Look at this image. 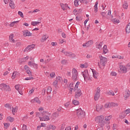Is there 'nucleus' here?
<instances>
[{"label":"nucleus","instance_id":"f257e3e1","mask_svg":"<svg viewBox=\"0 0 130 130\" xmlns=\"http://www.w3.org/2000/svg\"><path fill=\"white\" fill-rule=\"evenodd\" d=\"M112 118V116H107L104 117L103 115L97 116L95 118L94 120L96 122H98V130H103L104 126H107L110 123V120Z\"/></svg>","mask_w":130,"mask_h":130},{"label":"nucleus","instance_id":"f03ea898","mask_svg":"<svg viewBox=\"0 0 130 130\" xmlns=\"http://www.w3.org/2000/svg\"><path fill=\"white\" fill-rule=\"evenodd\" d=\"M29 58L30 61H29L27 62L28 66H29V67H30V68H34V69H36V70H38V64L35 63L34 58H33V57H29V56H26V57L23 58H19L18 59V62H20V63H22V62H25L27 61V60H28Z\"/></svg>","mask_w":130,"mask_h":130},{"label":"nucleus","instance_id":"7ed1b4c3","mask_svg":"<svg viewBox=\"0 0 130 130\" xmlns=\"http://www.w3.org/2000/svg\"><path fill=\"white\" fill-rule=\"evenodd\" d=\"M51 114L48 111H45L42 113V116L40 117L41 121H49L51 118H50Z\"/></svg>","mask_w":130,"mask_h":130},{"label":"nucleus","instance_id":"20e7f679","mask_svg":"<svg viewBox=\"0 0 130 130\" xmlns=\"http://www.w3.org/2000/svg\"><path fill=\"white\" fill-rule=\"evenodd\" d=\"M100 62H99L98 66L100 69H104L105 64L107 62V58L106 57L102 56V55L100 56Z\"/></svg>","mask_w":130,"mask_h":130},{"label":"nucleus","instance_id":"39448f33","mask_svg":"<svg viewBox=\"0 0 130 130\" xmlns=\"http://www.w3.org/2000/svg\"><path fill=\"white\" fill-rule=\"evenodd\" d=\"M82 75L84 77L85 81H89L92 78V75H91V74L88 73V71L87 70H85L82 72Z\"/></svg>","mask_w":130,"mask_h":130},{"label":"nucleus","instance_id":"423d86ee","mask_svg":"<svg viewBox=\"0 0 130 130\" xmlns=\"http://www.w3.org/2000/svg\"><path fill=\"white\" fill-rule=\"evenodd\" d=\"M0 89L1 90H2V91H6L7 92H10L11 91V87H10V86L5 83L0 84Z\"/></svg>","mask_w":130,"mask_h":130},{"label":"nucleus","instance_id":"0eeeda50","mask_svg":"<svg viewBox=\"0 0 130 130\" xmlns=\"http://www.w3.org/2000/svg\"><path fill=\"white\" fill-rule=\"evenodd\" d=\"M119 72L121 74H126L127 73L128 70L126 68V66L125 65H120L119 67Z\"/></svg>","mask_w":130,"mask_h":130},{"label":"nucleus","instance_id":"6e6552de","mask_svg":"<svg viewBox=\"0 0 130 130\" xmlns=\"http://www.w3.org/2000/svg\"><path fill=\"white\" fill-rule=\"evenodd\" d=\"M72 80L73 81H77L78 80V71L75 68L72 70Z\"/></svg>","mask_w":130,"mask_h":130},{"label":"nucleus","instance_id":"1a4fd4ad","mask_svg":"<svg viewBox=\"0 0 130 130\" xmlns=\"http://www.w3.org/2000/svg\"><path fill=\"white\" fill-rule=\"evenodd\" d=\"M48 35H47V34H43L41 35V38L40 39V42H41V43H44V42H46L48 39Z\"/></svg>","mask_w":130,"mask_h":130},{"label":"nucleus","instance_id":"9d476101","mask_svg":"<svg viewBox=\"0 0 130 130\" xmlns=\"http://www.w3.org/2000/svg\"><path fill=\"white\" fill-rule=\"evenodd\" d=\"M100 92H101L100 88V87L96 88V90L94 96V99L95 101H97V100H99V98H100Z\"/></svg>","mask_w":130,"mask_h":130},{"label":"nucleus","instance_id":"9b49d317","mask_svg":"<svg viewBox=\"0 0 130 130\" xmlns=\"http://www.w3.org/2000/svg\"><path fill=\"white\" fill-rule=\"evenodd\" d=\"M123 96L124 100H127L129 98L130 91L128 89H126L123 93Z\"/></svg>","mask_w":130,"mask_h":130},{"label":"nucleus","instance_id":"f8f14e48","mask_svg":"<svg viewBox=\"0 0 130 130\" xmlns=\"http://www.w3.org/2000/svg\"><path fill=\"white\" fill-rule=\"evenodd\" d=\"M22 34L24 37H32L33 36V34L28 30H24Z\"/></svg>","mask_w":130,"mask_h":130},{"label":"nucleus","instance_id":"ddd939ff","mask_svg":"<svg viewBox=\"0 0 130 130\" xmlns=\"http://www.w3.org/2000/svg\"><path fill=\"white\" fill-rule=\"evenodd\" d=\"M61 52L62 53H64L65 55H67V56H71L72 58H75L76 57V55L75 54H73L72 53H69V52L64 51V49H62Z\"/></svg>","mask_w":130,"mask_h":130},{"label":"nucleus","instance_id":"4468645a","mask_svg":"<svg viewBox=\"0 0 130 130\" xmlns=\"http://www.w3.org/2000/svg\"><path fill=\"white\" fill-rule=\"evenodd\" d=\"M50 129L55 130L56 129V126H55V125H54L50 124L46 126V127L44 128V130H50Z\"/></svg>","mask_w":130,"mask_h":130},{"label":"nucleus","instance_id":"2eb2a0df","mask_svg":"<svg viewBox=\"0 0 130 130\" xmlns=\"http://www.w3.org/2000/svg\"><path fill=\"white\" fill-rule=\"evenodd\" d=\"M15 87L16 90H17V91H18V93L20 95H23V92H22L23 87L22 86V85L17 84V85H15Z\"/></svg>","mask_w":130,"mask_h":130},{"label":"nucleus","instance_id":"dca6fc26","mask_svg":"<svg viewBox=\"0 0 130 130\" xmlns=\"http://www.w3.org/2000/svg\"><path fill=\"white\" fill-rule=\"evenodd\" d=\"M35 47V45L27 46L23 50L24 52H28L31 51Z\"/></svg>","mask_w":130,"mask_h":130},{"label":"nucleus","instance_id":"f3484780","mask_svg":"<svg viewBox=\"0 0 130 130\" xmlns=\"http://www.w3.org/2000/svg\"><path fill=\"white\" fill-rule=\"evenodd\" d=\"M103 109H104V107H103V105L101 104H96L95 110L97 111V112H101Z\"/></svg>","mask_w":130,"mask_h":130},{"label":"nucleus","instance_id":"a211bd4d","mask_svg":"<svg viewBox=\"0 0 130 130\" xmlns=\"http://www.w3.org/2000/svg\"><path fill=\"white\" fill-rule=\"evenodd\" d=\"M74 3V6L76 8H78L79 6H82V5H83L82 0H75Z\"/></svg>","mask_w":130,"mask_h":130},{"label":"nucleus","instance_id":"6ab92c4d","mask_svg":"<svg viewBox=\"0 0 130 130\" xmlns=\"http://www.w3.org/2000/svg\"><path fill=\"white\" fill-rule=\"evenodd\" d=\"M91 72L92 73V77L94 79H97V78H98V76H99L98 72L94 69H91Z\"/></svg>","mask_w":130,"mask_h":130},{"label":"nucleus","instance_id":"aec40b11","mask_svg":"<svg viewBox=\"0 0 130 130\" xmlns=\"http://www.w3.org/2000/svg\"><path fill=\"white\" fill-rule=\"evenodd\" d=\"M30 102L31 103H38V104H40V103H41V101H40V100H39V99L37 97H36L34 99L31 100Z\"/></svg>","mask_w":130,"mask_h":130},{"label":"nucleus","instance_id":"412c9836","mask_svg":"<svg viewBox=\"0 0 130 130\" xmlns=\"http://www.w3.org/2000/svg\"><path fill=\"white\" fill-rule=\"evenodd\" d=\"M77 91L75 92V98H79L82 95V92H81V89H76Z\"/></svg>","mask_w":130,"mask_h":130},{"label":"nucleus","instance_id":"4be33fe9","mask_svg":"<svg viewBox=\"0 0 130 130\" xmlns=\"http://www.w3.org/2000/svg\"><path fill=\"white\" fill-rule=\"evenodd\" d=\"M18 77H20V73L18 72H13L11 78L12 80H15V79H16V78H18Z\"/></svg>","mask_w":130,"mask_h":130},{"label":"nucleus","instance_id":"5701e85b","mask_svg":"<svg viewBox=\"0 0 130 130\" xmlns=\"http://www.w3.org/2000/svg\"><path fill=\"white\" fill-rule=\"evenodd\" d=\"M9 40L11 43H16V40L14 39V34H11L10 35Z\"/></svg>","mask_w":130,"mask_h":130},{"label":"nucleus","instance_id":"b1692460","mask_svg":"<svg viewBox=\"0 0 130 130\" xmlns=\"http://www.w3.org/2000/svg\"><path fill=\"white\" fill-rule=\"evenodd\" d=\"M79 67L81 69H87V68L89 67V64H88V63L85 62L84 63L80 64Z\"/></svg>","mask_w":130,"mask_h":130},{"label":"nucleus","instance_id":"393cba45","mask_svg":"<svg viewBox=\"0 0 130 130\" xmlns=\"http://www.w3.org/2000/svg\"><path fill=\"white\" fill-rule=\"evenodd\" d=\"M122 8L124 9V10H127L128 8V3H127V2H124L123 4H122Z\"/></svg>","mask_w":130,"mask_h":130},{"label":"nucleus","instance_id":"a878e982","mask_svg":"<svg viewBox=\"0 0 130 130\" xmlns=\"http://www.w3.org/2000/svg\"><path fill=\"white\" fill-rule=\"evenodd\" d=\"M19 22V21H13L11 22L9 24V27H10V28H13V27H15V26L16 25V24H18Z\"/></svg>","mask_w":130,"mask_h":130},{"label":"nucleus","instance_id":"bb28decb","mask_svg":"<svg viewBox=\"0 0 130 130\" xmlns=\"http://www.w3.org/2000/svg\"><path fill=\"white\" fill-rule=\"evenodd\" d=\"M58 117V114L56 113V112H55L54 113H53L51 117L50 118L51 119H55V118Z\"/></svg>","mask_w":130,"mask_h":130},{"label":"nucleus","instance_id":"cd10ccee","mask_svg":"<svg viewBox=\"0 0 130 130\" xmlns=\"http://www.w3.org/2000/svg\"><path fill=\"white\" fill-rule=\"evenodd\" d=\"M103 54H106L108 52V49H107V46L105 45L103 48Z\"/></svg>","mask_w":130,"mask_h":130},{"label":"nucleus","instance_id":"c85d7f7f","mask_svg":"<svg viewBox=\"0 0 130 130\" xmlns=\"http://www.w3.org/2000/svg\"><path fill=\"white\" fill-rule=\"evenodd\" d=\"M69 87L70 88V94H73V88H74V83H71L69 85Z\"/></svg>","mask_w":130,"mask_h":130},{"label":"nucleus","instance_id":"c756f323","mask_svg":"<svg viewBox=\"0 0 130 130\" xmlns=\"http://www.w3.org/2000/svg\"><path fill=\"white\" fill-rule=\"evenodd\" d=\"M103 45V44L102 43V42L96 44V48L100 50H102Z\"/></svg>","mask_w":130,"mask_h":130},{"label":"nucleus","instance_id":"7c9ffc66","mask_svg":"<svg viewBox=\"0 0 130 130\" xmlns=\"http://www.w3.org/2000/svg\"><path fill=\"white\" fill-rule=\"evenodd\" d=\"M17 111H18V107H14L12 108V113H13V114H14V115L16 114V113H17Z\"/></svg>","mask_w":130,"mask_h":130},{"label":"nucleus","instance_id":"2f4dec72","mask_svg":"<svg viewBox=\"0 0 130 130\" xmlns=\"http://www.w3.org/2000/svg\"><path fill=\"white\" fill-rule=\"evenodd\" d=\"M111 20L112 22L114 23V24H118V23L120 22V20H119V19L114 18V19H111Z\"/></svg>","mask_w":130,"mask_h":130},{"label":"nucleus","instance_id":"473e14b6","mask_svg":"<svg viewBox=\"0 0 130 130\" xmlns=\"http://www.w3.org/2000/svg\"><path fill=\"white\" fill-rule=\"evenodd\" d=\"M31 25L32 26H37V25H39V24H41V21H32L30 23Z\"/></svg>","mask_w":130,"mask_h":130},{"label":"nucleus","instance_id":"72a5a7b5","mask_svg":"<svg viewBox=\"0 0 130 130\" xmlns=\"http://www.w3.org/2000/svg\"><path fill=\"white\" fill-rule=\"evenodd\" d=\"M60 7H61L62 11H66V10L67 9V7H68V4H61Z\"/></svg>","mask_w":130,"mask_h":130},{"label":"nucleus","instance_id":"f704fd0d","mask_svg":"<svg viewBox=\"0 0 130 130\" xmlns=\"http://www.w3.org/2000/svg\"><path fill=\"white\" fill-rule=\"evenodd\" d=\"M107 19H109V18H113V15L111 14V10H109L107 14Z\"/></svg>","mask_w":130,"mask_h":130},{"label":"nucleus","instance_id":"c9c22d12","mask_svg":"<svg viewBox=\"0 0 130 130\" xmlns=\"http://www.w3.org/2000/svg\"><path fill=\"white\" fill-rule=\"evenodd\" d=\"M126 32L128 34L130 32V22L128 23L126 27Z\"/></svg>","mask_w":130,"mask_h":130},{"label":"nucleus","instance_id":"e433bc0d","mask_svg":"<svg viewBox=\"0 0 130 130\" xmlns=\"http://www.w3.org/2000/svg\"><path fill=\"white\" fill-rule=\"evenodd\" d=\"M105 108H111V103H107L104 105Z\"/></svg>","mask_w":130,"mask_h":130},{"label":"nucleus","instance_id":"4c0bfd02","mask_svg":"<svg viewBox=\"0 0 130 130\" xmlns=\"http://www.w3.org/2000/svg\"><path fill=\"white\" fill-rule=\"evenodd\" d=\"M9 6L11 9H15V4H14V2L10 1L9 2Z\"/></svg>","mask_w":130,"mask_h":130},{"label":"nucleus","instance_id":"58836bf2","mask_svg":"<svg viewBox=\"0 0 130 130\" xmlns=\"http://www.w3.org/2000/svg\"><path fill=\"white\" fill-rule=\"evenodd\" d=\"M77 113L78 116H80L81 114H83V110H82L81 109H79L77 110Z\"/></svg>","mask_w":130,"mask_h":130},{"label":"nucleus","instance_id":"ea45409f","mask_svg":"<svg viewBox=\"0 0 130 130\" xmlns=\"http://www.w3.org/2000/svg\"><path fill=\"white\" fill-rule=\"evenodd\" d=\"M52 91V88L50 86H48L47 89V94H50L51 93V91Z\"/></svg>","mask_w":130,"mask_h":130},{"label":"nucleus","instance_id":"a19ab883","mask_svg":"<svg viewBox=\"0 0 130 130\" xmlns=\"http://www.w3.org/2000/svg\"><path fill=\"white\" fill-rule=\"evenodd\" d=\"M119 116L120 118H124L126 116V114L124 112H123L120 114Z\"/></svg>","mask_w":130,"mask_h":130},{"label":"nucleus","instance_id":"79ce46f5","mask_svg":"<svg viewBox=\"0 0 130 130\" xmlns=\"http://www.w3.org/2000/svg\"><path fill=\"white\" fill-rule=\"evenodd\" d=\"M7 119L8 121H10V122H13L14 120V118L10 116L8 117Z\"/></svg>","mask_w":130,"mask_h":130},{"label":"nucleus","instance_id":"37998d69","mask_svg":"<svg viewBox=\"0 0 130 130\" xmlns=\"http://www.w3.org/2000/svg\"><path fill=\"white\" fill-rule=\"evenodd\" d=\"M79 86H80V82L78 81L74 87V90H78L79 89Z\"/></svg>","mask_w":130,"mask_h":130},{"label":"nucleus","instance_id":"c03bdc74","mask_svg":"<svg viewBox=\"0 0 130 130\" xmlns=\"http://www.w3.org/2000/svg\"><path fill=\"white\" fill-rule=\"evenodd\" d=\"M70 105H71L70 101L67 102L64 104V106L66 107V108H69V106H70Z\"/></svg>","mask_w":130,"mask_h":130},{"label":"nucleus","instance_id":"a18cd8bd","mask_svg":"<svg viewBox=\"0 0 130 130\" xmlns=\"http://www.w3.org/2000/svg\"><path fill=\"white\" fill-rule=\"evenodd\" d=\"M50 77L51 79H53L55 78V73L54 72H51L50 73Z\"/></svg>","mask_w":130,"mask_h":130},{"label":"nucleus","instance_id":"49530a36","mask_svg":"<svg viewBox=\"0 0 130 130\" xmlns=\"http://www.w3.org/2000/svg\"><path fill=\"white\" fill-rule=\"evenodd\" d=\"M118 106V104L116 103H111V107H117Z\"/></svg>","mask_w":130,"mask_h":130},{"label":"nucleus","instance_id":"de8ad7c7","mask_svg":"<svg viewBox=\"0 0 130 130\" xmlns=\"http://www.w3.org/2000/svg\"><path fill=\"white\" fill-rule=\"evenodd\" d=\"M93 43H94V42L93 41V40H90L87 42V45L88 46H91V45H92Z\"/></svg>","mask_w":130,"mask_h":130},{"label":"nucleus","instance_id":"09e8293b","mask_svg":"<svg viewBox=\"0 0 130 130\" xmlns=\"http://www.w3.org/2000/svg\"><path fill=\"white\" fill-rule=\"evenodd\" d=\"M72 103L74 105H79V101H77V100H73Z\"/></svg>","mask_w":130,"mask_h":130},{"label":"nucleus","instance_id":"8fccbe9b","mask_svg":"<svg viewBox=\"0 0 130 130\" xmlns=\"http://www.w3.org/2000/svg\"><path fill=\"white\" fill-rule=\"evenodd\" d=\"M82 5H88V3L90 2V0H82Z\"/></svg>","mask_w":130,"mask_h":130},{"label":"nucleus","instance_id":"3c124183","mask_svg":"<svg viewBox=\"0 0 130 130\" xmlns=\"http://www.w3.org/2000/svg\"><path fill=\"white\" fill-rule=\"evenodd\" d=\"M56 81H58V83L59 82H62V78L59 76H57L56 79Z\"/></svg>","mask_w":130,"mask_h":130},{"label":"nucleus","instance_id":"603ef678","mask_svg":"<svg viewBox=\"0 0 130 130\" xmlns=\"http://www.w3.org/2000/svg\"><path fill=\"white\" fill-rule=\"evenodd\" d=\"M61 63L62 64H67V63H68V60L64 59H62L61 61Z\"/></svg>","mask_w":130,"mask_h":130},{"label":"nucleus","instance_id":"864d4df0","mask_svg":"<svg viewBox=\"0 0 130 130\" xmlns=\"http://www.w3.org/2000/svg\"><path fill=\"white\" fill-rule=\"evenodd\" d=\"M4 128H6V129H7V128H8V127H10V123H4Z\"/></svg>","mask_w":130,"mask_h":130},{"label":"nucleus","instance_id":"5fc2aeb1","mask_svg":"<svg viewBox=\"0 0 130 130\" xmlns=\"http://www.w3.org/2000/svg\"><path fill=\"white\" fill-rule=\"evenodd\" d=\"M26 74L29 76V77H32V72L31 71H30V69H28V70H26Z\"/></svg>","mask_w":130,"mask_h":130},{"label":"nucleus","instance_id":"6e6d98bb","mask_svg":"<svg viewBox=\"0 0 130 130\" xmlns=\"http://www.w3.org/2000/svg\"><path fill=\"white\" fill-rule=\"evenodd\" d=\"M39 111H40V112H42V113L44 112V111H44V108L42 107H40L39 108Z\"/></svg>","mask_w":130,"mask_h":130},{"label":"nucleus","instance_id":"4d7b16f0","mask_svg":"<svg viewBox=\"0 0 130 130\" xmlns=\"http://www.w3.org/2000/svg\"><path fill=\"white\" fill-rule=\"evenodd\" d=\"M31 80H33V77H32V76H30L29 77H26L24 79L25 81H30Z\"/></svg>","mask_w":130,"mask_h":130},{"label":"nucleus","instance_id":"13d9d810","mask_svg":"<svg viewBox=\"0 0 130 130\" xmlns=\"http://www.w3.org/2000/svg\"><path fill=\"white\" fill-rule=\"evenodd\" d=\"M19 16H20L21 18H24V14H23V12L21 11H18V13Z\"/></svg>","mask_w":130,"mask_h":130},{"label":"nucleus","instance_id":"bf43d9fd","mask_svg":"<svg viewBox=\"0 0 130 130\" xmlns=\"http://www.w3.org/2000/svg\"><path fill=\"white\" fill-rule=\"evenodd\" d=\"M126 66V68L127 69V70L130 71V62L128 63L127 64H126V65H125Z\"/></svg>","mask_w":130,"mask_h":130},{"label":"nucleus","instance_id":"052dcab7","mask_svg":"<svg viewBox=\"0 0 130 130\" xmlns=\"http://www.w3.org/2000/svg\"><path fill=\"white\" fill-rule=\"evenodd\" d=\"M125 112V114L126 115H127V114H129L130 113V109H127L125 111H124Z\"/></svg>","mask_w":130,"mask_h":130},{"label":"nucleus","instance_id":"680f3d73","mask_svg":"<svg viewBox=\"0 0 130 130\" xmlns=\"http://www.w3.org/2000/svg\"><path fill=\"white\" fill-rule=\"evenodd\" d=\"M63 42L66 43V40H64V39H60L59 40V43H60V44H62Z\"/></svg>","mask_w":130,"mask_h":130},{"label":"nucleus","instance_id":"e2e57ef3","mask_svg":"<svg viewBox=\"0 0 130 130\" xmlns=\"http://www.w3.org/2000/svg\"><path fill=\"white\" fill-rule=\"evenodd\" d=\"M109 95H111V96H114L115 93L112 90H110L108 92Z\"/></svg>","mask_w":130,"mask_h":130},{"label":"nucleus","instance_id":"0e129e2a","mask_svg":"<svg viewBox=\"0 0 130 130\" xmlns=\"http://www.w3.org/2000/svg\"><path fill=\"white\" fill-rule=\"evenodd\" d=\"M58 81L57 80H55L53 82V86H54V87H56V86H57V84H58Z\"/></svg>","mask_w":130,"mask_h":130},{"label":"nucleus","instance_id":"69168bd1","mask_svg":"<svg viewBox=\"0 0 130 130\" xmlns=\"http://www.w3.org/2000/svg\"><path fill=\"white\" fill-rule=\"evenodd\" d=\"M24 70H25V71H28V70H30V67L27 65H25L24 67Z\"/></svg>","mask_w":130,"mask_h":130},{"label":"nucleus","instance_id":"338daca9","mask_svg":"<svg viewBox=\"0 0 130 130\" xmlns=\"http://www.w3.org/2000/svg\"><path fill=\"white\" fill-rule=\"evenodd\" d=\"M34 91H35V88H32L31 90H29V94H31L32 93H34Z\"/></svg>","mask_w":130,"mask_h":130},{"label":"nucleus","instance_id":"774afa93","mask_svg":"<svg viewBox=\"0 0 130 130\" xmlns=\"http://www.w3.org/2000/svg\"><path fill=\"white\" fill-rule=\"evenodd\" d=\"M22 130H28V128H27V126L25 125H23Z\"/></svg>","mask_w":130,"mask_h":130}]
</instances>
